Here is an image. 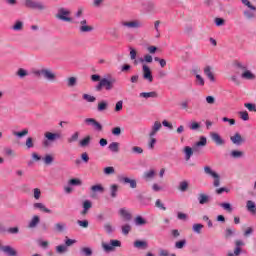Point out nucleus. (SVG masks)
I'll return each mask as SVG.
<instances>
[{"mask_svg": "<svg viewBox=\"0 0 256 256\" xmlns=\"http://www.w3.org/2000/svg\"><path fill=\"white\" fill-rule=\"evenodd\" d=\"M91 80L94 83H97V81H99V83L95 86V90L96 91H103V89H105V91H112L113 87H115V83H117V79L115 78H102L99 74H93L91 76Z\"/></svg>", "mask_w": 256, "mask_h": 256, "instance_id": "f257e3e1", "label": "nucleus"}, {"mask_svg": "<svg viewBox=\"0 0 256 256\" xmlns=\"http://www.w3.org/2000/svg\"><path fill=\"white\" fill-rule=\"evenodd\" d=\"M34 75H36V77H43V79L49 81V83H55V81H57V73L49 68L36 70L34 71Z\"/></svg>", "mask_w": 256, "mask_h": 256, "instance_id": "f03ea898", "label": "nucleus"}, {"mask_svg": "<svg viewBox=\"0 0 256 256\" xmlns=\"http://www.w3.org/2000/svg\"><path fill=\"white\" fill-rule=\"evenodd\" d=\"M58 139H61L60 133L45 132L44 140L42 141L43 147H50L51 143H55Z\"/></svg>", "mask_w": 256, "mask_h": 256, "instance_id": "7ed1b4c3", "label": "nucleus"}, {"mask_svg": "<svg viewBox=\"0 0 256 256\" xmlns=\"http://www.w3.org/2000/svg\"><path fill=\"white\" fill-rule=\"evenodd\" d=\"M24 6L27 7V9H36L37 11H45V9H47L45 3L35 0H25Z\"/></svg>", "mask_w": 256, "mask_h": 256, "instance_id": "20e7f679", "label": "nucleus"}, {"mask_svg": "<svg viewBox=\"0 0 256 256\" xmlns=\"http://www.w3.org/2000/svg\"><path fill=\"white\" fill-rule=\"evenodd\" d=\"M76 25H78V29L80 33H91L93 31V26L87 23V19L81 18L74 21Z\"/></svg>", "mask_w": 256, "mask_h": 256, "instance_id": "39448f33", "label": "nucleus"}, {"mask_svg": "<svg viewBox=\"0 0 256 256\" xmlns=\"http://www.w3.org/2000/svg\"><path fill=\"white\" fill-rule=\"evenodd\" d=\"M204 173L206 175H209L210 177H212V179H214L213 185L215 187H219V185H221V176L217 172L212 170L211 167L205 166L204 167Z\"/></svg>", "mask_w": 256, "mask_h": 256, "instance_id": "423d86ee", "label": "nucleus"}, {"mask_svg": "<svg viewBox=\"0 0 256 256\" xmlns=\"http://www.w3.org/2000/svg\"><path fill=\"white\" fill-rule=\"evenodd\" d=\"M115 247H121V241L112 239L109 243H102V249L106 253H111L112 251H115Z\"/></svg>", "mask_w": 256, "mask_h": 256, "instance_id": "0eeeda50", "label": "nucleus"}, {"mask_svg": "<svg viewBox=\"0 0 256 256\" xmlns=\"http://www.w3.org/2000/svg\"><path fill=\"white\" fill-rule=\"evenodd\" d=\"M71 15V11L65 8H60L58 10L57 19H60V21H65L66 23H71L73 19L69 17Z\"/></svg>", "mask_w": 256, "mask_h": 256, "instance_id": "6e6552de", "label": "nucleus"}, {"mask_svg": "<svg viewBox=\"0 0 256 256\" xmlns=\"http://www.w3.org/2000/svg\"><path fill=\"white\" fill-rule=\"evenodd\" d=\"M122 27H126V29H141L143 27V23L140 20H131V21H122Z\"/></svg>", "mask_w": 256, "mask_h": 256, "instance_id": "1a4fd4ad", "label": "nucleus"}, {"mask_svg": "<svg viewBox=\"0 0 256 256\" xmlns=\"http://www.w3.org/2000/svg\"><path fill=\"white\" fill-rule=\"evenodd\" d=\"M142 77L144 81H148V83H153V72L147 64H142Z\"/></svg>", "mask_w": 256, "mask_h": 256, "instance_id": "9d476101", "label": "nucleus"}, {"mask_svg": "<svg viewBox=\"0 0 256 256\" xmlns=\"http://www.w3.org/2000/svg\"><path fill=\"white\" fill-rule=\"evenodd\" d=\"M84 123H86V125L90 127H93L95 131H103V126L101 125V123L97 122V120H95L94 118H86L84 120Z\"/></svg>", "mask_w": 256, "mask_h": 256, "instance_id": "9b49d317", "label": "nucleus"}, {"mask_svg": "<svg viewBox=\"0 0 256 256\" xmlns=\"http://www.w3.org/2000/svg\"><path fill=\"white\" fill-rule=\"evenodd\" d=\"M230 141L233 145L239 147V145H243V143H245V138L241 136V133L235 132L234 135L230 136Z\"/></svg>", "mask_w": 256, "mask_h": 256, "instance_id": "f8f14e48", "label": "nucleus"}, {"mask_svg": "<svg viewBox=\"0 0 256 256\" xmlns=\"http://www.w3.org/2000/svg\"><path fill=\"white\" fill-rule=\"evenodd\" d=\"M118 179L120 183H124V185H130L131 189H137V180L125 176H119Z\"/></svg>", "mask_w": 256, "mask_h": 256, "instance_id": "ddd939ff", "label": "nucleus"}, {"mask_svg": "<svg viewBox=\"0 0 256 256\" xmlns=\"http://www.w3.org/2000/svg\"><path fill=\"white\" fill-rule=\"evenodd\" d=\"M204 75L209 79L210 83H215L217 79L215 78V74L213 73V68L210 65H206L203 69Z\"/></svg>", "mask_w": 256, "mask_h": 256, "instance_id": "4468645a", "label": "nucleus"}, {"mask_svg": "<svg viewBox=\"0 0 256 256\" xmlns=\"http://www.w3.org/2000/svg\"><path fill=\"white\" fill-rule=\"evenodd\" d=\"M210 137L212 141L215 143V145H218L219 147L225 145V139L219 135V133L212 132L210 133Z\"/></svg>", "mask_w": 256, "mask_h": 256, "instance_id": "2eb2a0df", "label": "nucleus"}, {"mask_svg": "<svg viewBox=\"0 0 256 256\" xmlns=\"http://www.w3.org/2000/svg\"><path fill=\"white\" fill-rule=\"evenodd\" d=\"M2 253L6 256H19V252L9 245L2 246Z\"/></svg>", "mask_w": 256, "mask_h": 256, "instance_id": "dca6fc26", "label": "nucleus"}, {"mask_svg": "<svg viewBox=\"0 0 256 256\" xmlns=\"http://www.w3.org/2000/svg\"><path fill=\"white\" fill-rule=\"evenodd\" d=\"M199 205H208V203H211V196L205 193L198 194L197 197Z\"/></svg>", "mask_w": 256, "mask_h": 256, "instance_id": "f3484780", "label": "nucleus"}, {"mask_svg": "<svg viewBox=\"0 0 256 256\" xmlns=\"http://www.w3.org/2000/svg\"><path fill=\"white\" fill-rule=\"evenodd\" d=\"M133 247L145 251V249H149V243L146 240H136L133 243Z\"/></svg>", "mask_w": 256, "mask_h": 256, "instance_id": "a211bd4d", "label": "nucleus"}, {"mask_svg": "<svg viewBox=\"0 0 256 256\" xmlns=\"http://www.w3.org/2000/svg\"><path fill=\"white\" fill-rule=\"evenodd\" d=\"M161 127H163L161 122L155 121L150 130L149 137H155V135H157V133H159V131H161Z\"/></svg>", "mask_w": 256, "mask_h": 256, "instance_id": "6ab92c4d", "label": "nucleus"}, {"mask_svg": "<svg viewBox=\"0 0 256 256\" xmlns=\"http://www.w3.org/2000/svg\"><path fill=\"white\" fill-rule=\"evenodd\" d=\"M243 15L245 17V19H247L248 21H252V19H255L256 17V7L255 9H250V8H247L243 11Z\"/></svg>", "mask_w": 256, "mask_h": 256, "instance_id": "aec40b11", "label": "nucleus"}, {"mask_svg": "<svg viewBox=\"0 0 256 256\" xmlns=\"http://www.w3.org/2000/svg\"><path fill=\"white\" fill-rule=\"evenodd\" d=\"M139 97L141 99H157L159 97V94L157 92L152 91V92H141L139 94Z\"/></svg>", "mask_w": 256, "mask_h": 256, "instance_id": "412c9836", "label": "nucleus"}, {"mask_svg": "<svg viewBox=\"0 0 256 256\" xmlns=\"http://www.w3.org/2000/svg\"><path fill=\"white\" fill-rule=\"evenodd\" d=\"M119 215L122 217V219H124V221H131V219H133L131 212L126 208H121L119 210Z\"/></svg>", "mask_w": 256, "mask_h": 256, "instance_id": "4be33fe9", "label": "nucleus"}, {"mask_svg": "<svg viewBox=\"0 0 256 256\" xmlns=\"http://www.w3.org/2000/svg\"><path fill=\"white\" fill-rule=\"evenodd\" d=\"M39 223H41V217H39L38 215H34L28 222V229H35V227H37Z\"/></svg>", "mask_w": 256, "mask_h": 256, "instance_id": "5701e85b", "label": "nucleus"}, {"mask_svg": "<svg viewBox=\"0 0 256 256\" xmlns=\"http://www.w3.org/2000/svg\"><path fill=\"white\" fill-rule=\"evenodd\" d=\"M25 27V23L21 20H16L14 24L11 26L12 31H15L17 33L23 31V28Z\"/></svg>", "mask_w": 256, "mask_h": 256, "instance_id": "b1692460", "label": "nucleus"}, {"mask_svg": "<svg viewBox=\"0 0 256 256\" xmlns=\"http://www.w3.org/2000/svg\"><path fill=\"white\" fill-rule=\"evenodd\" d=\"M242 79H245L246 81H255L256 76L251 70L246 69L242 74H241Z\"/></svg>", "mask_w": 256, "mask_h": 256, "instance_id": "393cba45", "label": "nucleus"}, {"mask_svg": "<svg viewBox=\"0 0 256 256\" xmlns=\"http://www.w3.org/2000/svg\"><path fill=\"white\" fill-rule=\"evenodd\" d=\"M34 209H38L39 211H42V213H52L51 209L47 208L45 204L41 202H37L33 204Z\"/></svg>", "mask_w": 256, "mask_h": 256, "instance_id": "a878e982", "label": "nucleus"}, {"mask_svg": "<svg viewBox=\"0 0 256 256\" xmlns=\"http://www.w3.org/2000/svg\"><path fill=\"white\" fill-rule=\"evenodd\" d=\"M246 209L251 215H256V203L252 200L246 202Z\"/></svg>", "mask_w": 256, "mask_h": 256, "instance_id": "bb28decb", "label": "nucleus"}, {"mask_svg": "<svg viewBox=\"0 0 256 256\" xmlns=\"http://www.w3.org/2000/svg\"><path fill=\"white\" fill-rule=\"evenodd\" d=\"M109 109V102L107 100H102L98 103L97 111L99 113H103V111H107Z\"/></svg>", "mask_w": 256, "mask_h": 256, "instance_id": "cd10ccee", "label": "nucleus"}, {"mask_svg": "<svg viewBox=\"0 0 256 256\" xmlns=\"http://www.w3.org/2000/svg\"><path fill=\"white\" fill-rule=\"evenodd\" d=\"M67 229V224L65 222H57L54 225V231L57 233H63Z\"/></svg>", "mask_w": 256, "mask_h": 256, "instance_id": "c85d7f7f", "label": "nucleus"}, {"mask_svg": "<svg viewBox=\"0 0 256 256\" xmlns=\"http://www.w3.org/2000/svg\"><path fill=\"white\" fill-rule=\"evenodd\" d=\"M134 224L136 227H143L147 225V219L143 218V216H136L134 219Z\"/></svg>", "mask_w": 256, "mask_h": 256, "instance_id": "c756f323", "label": "nucleus"}, {"mask_svg": "<svg viewBox=\"0 0 256 256\" xmlns=\"http://www.w3.org/2000/svg\"><path fill=\"white\" fill-rule=\"evenodd\" d=\"M109 191H110V197H112V199H116L117 193H119V185L117 184L110 185Z\"/></svg>", "mask_w": 256, "mask_h": 256, "instance_id": "7c9ffc66", "label": "nucleus"}, {"mask_svg": "<svg viewBox=\"0 0 256 256\" xmlns=\"http://www.w3.org/2000/svg\"><path fill=\"white\" fill-rule=\"evenodd\" d=\"M245 156V153H243V151L241 150H232L230 152V157L232 159H241Z\"/></svg>", "mask_w": 256, "mask_h": 256, "instance_id": "2f4dec72", "label": "nucleus"}, {"mask_svg": "<svg viewBox=\"0 0 256 256\" xmlns=\"http://www.w3.org/2000/svg\"><path fill=\"white\" fill-rule=\"evenodd\" d=\"M183 152L186 161H189L191 157H193V148H191L190 146H185Z\"/></svg>", "mask_w": 256, "mask_h": 256, "instance_id": "473e14b6", "label": "nucleus"}, {"mask_svg": "<svg viewBox=\"0 0 256 256\" xmlns=\"http://www.w3.org/2000/svg\"><path fill=\"white\" fill-rule=\"evenodd\" d=\"M90 191H92V193H105V187H103L102 184H96L91 186Z\"/></svg>", "mask_w": 256, "mask_h": 256, "instance_id": "72a5a7b5", "label": "nucleus"}, {"mask_svg": "<svg viewBox=\"0 0 256 256\" xmlns=\"http://www.w3.org/2000/svg\"><path fill=\"white\" fill-rule=\"evenodd\" d=\"M14 137H17V139H23V137L29 135V129L25 128L20 132L13 131Z\"/></svg>", "mask_w": 256, "mask_h": 256, "instance_id": "f704fd0d", "label": "nucleus"}, {"mask_svg": "<svg viewBox=\"0 0 256 256\" xmlns=\"http://www.w3.org/2000/svg\"><path fill=\"white\" fill-rule=\"evenodd\" d=\"M68 185H70V187H81V185H83V181L79 178H72L68 181Z\"/></svg>", "mask_w": 256, "mask_h": 256, "instance_id": "c9c22d12", "label": "nucleus"}, {"mask_svg": "<svg viewBox=\"0 0 256 256\" xmlns=\"http://www.w3.org/2000/svg\"><path fill=\"white\" fill-rule=\"evenodd\" d=\"M91 207H93V204L91 203V201L86 200L83 202V211L81 213V215H87V213L89 212V209H91Z\"/></svg>", "mask_w": 256, "mask_h": 256, "instance_id": "e433bc0d", "label": "nucleus"}, {"mask_svg": "<svg viewBox=\"0 0 256 256\" xmlns=\"http://www.w3.org/2000/svg\"><path fill=\"white\" fill-rule=\"evenodd\" d=\"M80 254L83 256H93V249H91V247H82Z\"/></svg>", "mask_w": 256, "mask_h": 256, "instance_id": "4c0bfd02", "label": "nucleus"}, {"mask_svg": "<svg viewBox=\"0 0 256 256\" xmlns=\"http://www.w3.org/2000/svg\"><path fill=\"white\" fill-rule=\"evenodd\" d=\"M237 231L234 228H226L225 230V239H231V237H235Z\"/></svg>", "mask_w": 256, "mask_h": 256, "instance_id": "58836bf2", "label": "nucleus"}, {"mask_svg": "<svg viewBox=\"0 0 256 256\" xmlns=\"http://www.w3.org/2000/svg\"><path fill=\"white\" fill-rule=\"evenodd\" d=\"M109 151L112 153H119V142H112L108 146Z\"/></svg>", "mask_w": 256, "mask_h": 256, "instance_id": "ea45409f", "label": "nucleus"}, {"mask_svg": "<svg viewBox=\"0 0 256 256\" xmlns=\"http://www.w3.org/2000/svg\"><path fill=\"white\" fill-rule=\"evenodd\" d=\"M203 227H204L203 224H199V223L193 224L192 231L197 235H201V231H203Z\"/></svg>", "mask_w": 256, "mask_h": 256, "instance_id": "a19ab883", "label": "nucleus"}, {"mask_svg": "<svg viewBox=\"0 0 256 256\" xmlns=\"http://www.w3.org/2000/svg\"><path fill=\"white\" fill-rule=\"evenodd\" d=\"M69 251V249L67 248L66 245H58L56 246V253H58V255H63L65 253H67Z\"/></svg>", "mask_w": 256, "mask_h": 256, "instance_id": "79ce46f5", "label": "nucleus"}, {"mask_svg": "<svg viewBox=\"0 0 256 256\" xmlns=\"http://www.w3.org/2000/svg\"><path fill=\"white\" fill-rule=\"evenodd\" d=\"M219 206L222 207V209L224 211H227L228 213H232L233 212V206H231L230 203L223 202V203H220Z\"/></svg>", "mask_w": 256, "mask_h": 256, "instance_id": "37998d69", "label": "nucleus"}, {"mask_svg": "<svg viewBox=\"0 0 256 256\" xmlns=\"http://www.w3.org/2000/svg\"><path fill=\"white\" fill-rule=\"evenodd\" d=\"M178 189H179V191H181V193H185V191H187V189H189V182H187V181L180 182Z\"/></svg>", "mask_w": 256, "mask_h": 256, "instance_id": "c03bdc74", "label": "nucleus"}, {"mask_svg": "<svg viewBox=\"0 0 256 256\" xmlns=\"http://www.w3.org/2000/svg\"><path fill=\"white\" fill-rule=\"evenodd\" d=\"M187 245V240L182 239L177 242H175L174 247L175 249H184V247Z\"/></svg>", "mask_w": 256, "mask_h": 256, "instance_id": "a18cd8bd", "label": "nucleus"}, {"mask_svg": "<svg viewBox=\"0 0 256 256\" xmlns=\"http://www.w3.org/2000/svg\"><path fill=\"white\" fill-rule=\"evenodd\" d=\"M91 143V136H86L84 139H82L79 142L80 147H89V144Z\"/></svg>", "mask_w": 256, "mask_h": 256, "instance_id": "49530a36", "label": "nucleus"}, {"mask_svg": "<svg viewBox=\"0 0 256 256\" xmlns=\"http://www.w3.org/2000/svg\"><path fill=\"white\" fill-rule=\"evenodd\" d=\"M196 85H198V87L205 86V78H203V76L200 74H196Z\"/></svg>", "mask_w": 256, "mask_h": 256, "instance_id": "de8ad7c7", "label": "nucleus"}, {"mask_svg": "<svg viewBox=\"0 0 256 256\" xmlns=\"http://www.w3.org/2000/svg\"><path fill=\"white\" fill-rule=\"evenodd\" d=\"M42 161L44 162L45 165H51L53 163L54 158L51 156V154H46L43 158Z\"/></svg>", "mask_w": 256, "mask_h": 256, "instance_id": "09e8293b", "label": "nucleus"}, {"mask_svg": "<svg viewBox=\"0 0 256 256\" xmlns=\"http://www.w3.org/2000/svg\"><path fill=\"white\" fill-rule=\"evenodd\" d=\"M104 175H115V168L113 166H108L103 169Z\"/></svg>", "mask_w": 256, "mask_h": 256, "instance_id": "8fccbe9b", "label": "nucleus"}, {"mask_svg": "<svg viewBox=\"0 0 256 256\" xmlns=\"http://www.w3.org/2000/svg\"><path fill=\"white\" fill-rule=\"evenodd\" d=\"M79 141V132H74L68 139L67 142L68 143H75Z\"/></svg>", "mask_w": 256, "mask_h": 256, "instance_id": "3c124183", "label": "nucleus"}, {"mask_svg": "<svg viewBox=\"0 0 256 256\" xmlns=\"http://www.w3.org/2000/svg\"><path fill=\"white\" fill-rule=\"evenodd\" d=\"M26 149H33L35 147V142L33 141V137H28L25 142Z\"/></svg>", "mask_w": 256, "mask_h": 256, "instance_id": "603ef678", "label": "nucleus"}, {"mask_svg": "<svg viewBox=\"0 0 256 256\" xmlns=\"http://www.w3.org/2000/svg\"><path fill=\"white\" fill-rule=\"evenodd\" d=\"M207 145V138L205 136L200 137V141L196 142L195 147H205Z\"/></svg>", "mask_w": 256, "mask_h": 256, "instance_id": "864d4df0", "label": "nucleus"}, {"mask_svg": "<svg viewBox=\"0 0 256 256\" xmlns=\"http://www.w3.org/2000/svg\"><path fill=\"white\" fill-rule=\"evenodd\" d=\"M82 97L88 103H95V101H97V98H95V96H92V95H89V94H83Z\"/></svg>", "mask_w": 256, "mask_h": 256, "instance_id": "5fc2aeb1", "label": "nucleus"}, {"mask_svg": "<svg viewBox=\"0 0 256 256\" xmlns=\"http://www.w3.org/2000/svg\"><path fill=\"white\" fill-rule=\"evenodd\" d=\"M155 207H157L158 209H161V211H167V207H165V204L161 202V199L156 200Z\"/></svg>", "mask_w": 256, "mask_h": 256, "instance_id": "6e6d98bb", "label": "nucleus"}, {"mask_svg": "<svg viewBox=\"0 0 256 256\" xmlns=\"http://www.w3.org/2000/svg\"><path fill=\"white\" fill-rule=\"evenodd\" d=\"M114 111L116 113H119L120 111H123V100H119L118 102H116Z\"/></svg>", "mask_w": 256, "mask_h": 256, "instance_id": "4d7b16f0", "label": "nucleus"}, {"mask_svg": "<svg viewBox=\"0 0 256 256\" xmlns=\"http://www.w3.org/2000/svg\"><path fill=\"white\" fill-rule=\"evenodd\" d=\"M244 107H246V109H248V111L252 112V113H256V105L253 103H245Z\"/></svg>", "mask_w": 256, "mask_h": 256, "instance_id": "13d9d810", "label": "nucleus"}, {"mask_svg": "<svg viewBox=\"0 0 256 256\" xmlns=\"http://www.w3.org/2000/svg\"><path fill=\"white\" fill-rule=\"evenodd\" d=\"M123 235H129L131 232V226L129 224H124L121 227Z\"/></svg>", "mask_w": 256, "mask_h": 256, "instance_id": "bf43d9fd", "label": "nucleus"}, {"mask_svg": "<svg viewBox=\"0 0 256 256\" xmlns=\"http://www.w3.org/2000/svg\"><path fill=\"white\" fill-rule=\"evenodd\" d=\"M238 115L242 121H249V113L247 111H240Z\"/></svg>", "mask_w": 256, "mask_h": 256, "instance_id": "052dcab7", "label": "nucleus"}, {"mask_svg": "<svg viewBox=\"0 0 256 256\" xmlns=\"http://www.w3.org/2000/svg\"><path fill=\"white\" fill-rule=\"evenodd\" d=\"M75 85H77V78H75V77L68 78L67 86L68 87H75Z\"/></svg>", "mask_w": 256, "mask_h": 256, "instance_id": "680f3d73", "label": "nucleus"}, {"mask_svg": "<svg viewBox=\"0 0 256 256\" xmlns=\"http://www.w3.org/2000/svg\"><path fill=\"white\" fill-rule=\"evenodd\" d=\"M77 224L79 225V227H82L83 229H87V227H89L88 220H78Z\"/></svg>", "mask_w": 256, "mask_h": 256, "instance_id": "e2e57ef3", "label": "nucleus"}, {"mask_svg": "<svg viewBox=\"0 0 256 256\" xmlns=\"http://www.w3.org/2000/svg\"><path fill=\"white\" fill-rule=\"evenodd\" d=\"M132 153H134L135 155H141V154H143V148H141L139 146H133Z\"/></svg>", "mask_w": 256, "mask_h": 256, "instance_id": "0e129e2a", "label": "nucleus"}, {"mask_svg": "<svg viewBox=\"0 0 256 256\" xmlns=\"http://www.w3.org/2000/svg\"><path fill=\"white\" fill-rule=\"evenodd\" d=\"M145 179H153L155 177V170H149L144 173Z\"/></svg>", "mask_w": 256, "mask_h": 256, "instance_id": "69168bd1", "label": "nucleus"}, {"mask_svg": "<svg viewBox=\"0 0 256 256\" xmlns=\"http://www.w3.org/2000/svg\"><path fill=\"white\" fill-rule=\"evenodd\" d=\"M159 256H177L175 253L170 254L168 250L160 249Z\"/></svg>", "mask_w": 256, "mask_h": 256, "instance_id": "338daca9", "label": "nucleus"}, {"mask_svg": "<svg viewBox=\"0 0 256 256\" xmlns=\"http://www.w3.org/2000/svg\"><path fill=\"white\" fill-rule=\"evenodd\" d=\"M241 255V248H235L234 252H228L227 256H239Z\"/></svg>", "mask_w": 256, "mask_h": 256, "instance_id": "774afa93", "label": "nucleus"}]
</instances>
